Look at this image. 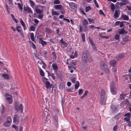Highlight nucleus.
Instances as JSON below:
<instances>
[{
  "instance_id": "1",
  "label": "nucleus",
  "mask_w": 131,
  "mask_h": 131,
  "mask_svg": "<svg viewBox=\"0 0 131 131\" xmlns=\"http://www.w3.org/2000/svg\"><path fill=\"white\" fill-rule=\"evenodd\" d=\"M88 51L87 50L86 51L83 52L81 60L84 63H86L88 62L89 63H91L93 61L92 57L91 56L88 55L87 53Z\"/></svg>"
},
{
  "instance_id": "2",
  "label": "nucleus",
  "mask_w": 131,
  "mask_h": 131,
  "mask_svg": "<svg viewBox=\"0 0 131 131\" xmlns=\"http://www.w3.org/2000/svg\"><path fill=\"white\" fill-rule=\"evenodd\" d=\"M100 67L103 69L107 74H109L110 70L107 64L103 61H101L100 62Z\"/></svg>"
},
{
  "instance_id": "3",
  "label": "nucleus",
  "mask_w": 131,
  "mask_h": 131,
  "mask_svg": "<svg viewBox=\"0 0 131 131\" xmlns=\"http://www.w3.org/2000/svg\"><path fill=\"white\" fill-rule=\"evenodd\" d=\"M15 109L17 111H20V113H22L23 110V106L22 104H20L19 106L15 105Z\"/></svg>"
},
{
  "instance_id": "4",
  "label": "nucleus",
  "mask_w": 131,
  "mask_h": 131,
  "mask_svg": "<svg viewBox=\"0 0 131 131\" xmlns=\"http://www.w3.org/2000/svg\"><path fill=\"white\" fill-rule=\"evenodd\" d=\"M68 3L69 4V6L74 11L77 10V6L75 3L73 2L69 3L68 2Z\"/></svg>"
},
{
  "instance_id": "5",
  "label": "nucleus",
  "mask_w": 131,
  "mask_h": 131,
  "mask_svg": "<svg viewBox=\"0 0 131 131\" xmlns=\"http://www.w3.org/2000/svg\"><path fill=\"white\" fill-rule=\"evenodd\" d=\"M23 10L27 14H31L33 13V12L31 10V8L29 7H24Z\"/></svg>"
},
{
  "instance_id": "6",
  "label": "nucleus",
  "mask_w": 131,
  "mask_h": 131,
  "mask_svg": "<svg viewBox=\"0 0 131 131\" xmlns=\"http://www.w3.org/2000/svg\"><path fill=\"white\" fill-rule=\"evenodd\" d=\"M19 116L17 114H15L13 118V122L16 123V124H18L20 121L19 119Z\"/></svg>"
},
{
  "instance_id": "7",
  "label": "nucleus",
  "mask_w": 131,
  "mask_h": 131,
  "mask_svg": "<svg viewBox=\"0 0 131 131\" xmlns=\"http://www.w3.org/2000/svg\"><path fill=\"white\" fill-rule=\"evenodd\" d=\"M52 67L53 70L54 71V72L56 73V75H57L58 76V74L57 73V71H55L57 70L58 68V67L57 64H56V63H53L52 65Z\"/></svg>"
},
{
  "instance_id": "8",
  "label": "nucleus",
  "mask_w": 131,
  "mask_h": 131,
  "mask_svg": "<svg viewBox=\"0 0 131 131\" xmlns=\"http://www.w3.org/2000/svg\"><path fill=\"white\" fill-rule=\"evenodd\" d=\"M127 117H126L124 118V120L127 122L128 123L127 125L129 126H131V122L130 121V118Z\"/></svg>"
},
{
  "instance_id": "9",
  "label": "nucleus",
  "mask_w": 131,
  "mask_h": 131,
  "mask_svg": "<svg viewBox=\"0 0 131 131\" xmlns=\"http://www.w3.org/2000/svg\"><path fill=\"white\" fill-rule=\"evenodd\" d=\"M122 2L120 3V6L122 7L123 6L126 5L128 2V0H121Z\"/></svg>"
},
{
  "instance_id": "10",
  "label": "nucleus",
  "mask_w": 131,
  "mask_h": 131,
  "mask_svg": "<svg viewBox=\"0 0 131 131\" xmlns=\"http://www.w3.org/2000/svg\"><path fill=\"white\" fill-rule=\"evenodd\" d=\"M118 33L120 35H123L124 34H126L127 33V31H126L123 28L121 29L119 31H118Z\"/></svg>"
},
{
  "instance_id": "11",
  "label": "nucleus",
  "mask_w": 131,
  "mask_h": 131,
  "mask_svg": "<svg viewBox=\"0 0 131 131\" xmlns=\"http://www.w3.org/2000/svg\"><path fill=\"white\" fill-rule=\"evenodd\" d=\"M45 84L46 87L47 89H49V88H52L51 86H53L52 84H50V82L48 81H46Z\"/></svg>"
},
{
  "instance_id": "12",
  "label": "nucleus",
  "mask_w": 131,
  "mask_h": 131,
  "mask_svg": "<svg viewBox=\"0 0 131 131\" xmlns=\"http://www.w3.org/2000/svg\"><path fill=\"white\" fill-rule=\"evenodd\" d=\"M117 63L116 61L115 60L111 61L110 62V64L111 66L114 67L116 65Z\"/></svg>"
},
{
  "instance_id": "13",
  "label": "nucleus",
  "mask_w": 131,
  "mask_h": 131,
  "mask_svg": "<svg viewBox=\"0 0 131 131\" xmlns=\"http://www.w3.org/2000/svg\"><path fill=\"white\" fill-rule=\"evenodd\" d=\"M39 43L42 46L47 45V43L46 42L42 40V38H39Z\"/></svg>"
},
{
  "instance_id": "14",
  "label": "nucleus",
  "mask_w": 131,
  "mask_h": 131,
  "mask_svg": "<svg viewBox=\"0 0 131 131\" xmlns=\"http://www.w3.org/2000/svg\"><path fill=\"white\" fill-rule=\"evenodd\" d=\"M121 17L124 20H127L129 19L128 17L125 14H122Z\"/></svg>"
},
{
  "instance_id": "15",
  "label": "nucleus",
  "mask_w": 131,
  "mask_h": 131,
  "mask_svg": "<svg viewBox=\"0 0 131 131\" xmlns=\"http://www.w3.org/2000/svg\"><path fill=\"white\" fill-rule=\"evenodd\" d=\"M105 97H101L100 100V103L102 105H103V104H105Z\"/></svg>"
},
{
  "instance_id": "16",
  "label": "nucleus",
  "mask_w": 131,
  "mask_h": 131,
  "mask_svg": "<svg viewBox=\"0 0 131 131\" xmlns=\"http://www.w3.org/2000/svg\"><path fill=\"white\" fill-rule=\"evenodd\" d=\"M129 102L128 101H124L120 104L121 106H127Z\"/></svg>"
},
{
  "instance_id": "17",
  "label": "nucleus",
  "mask_w": 131,
  "mask_h": 131,
  "mask_svg": "<svg viewBox=\"0 0 131 131\" xmlns=\"http://www.w3.org/2000/svg\"><path fill=\"white\" fill-rule=\"evenodd\" d=\"M61 44V47L63 48H64L66 47L68 45V43L64 41Z\"/></svg>"
},
{
  "instance_id": "18",
  "label": "nucleus",
  "mask_w": 131,
  "mask_h": 131,
  "mask_svg": "<svg viewBox=\"0 0 131 131\" xmlns=\"http://www.w3.org/2000/svg\"><path fill=\"white\" fill-rule=\"evenodd\" d=\"M62 6L61 5H55L54 8L56 10L60 9H62Z\"/></svg>"
},
{
  "instance_id": "19",
  "label": "nucleus",
  "mask_w": 131,
  "mask_h": 131,
  "mask_svg": "<svg viewBox=\"0 0 131 131\" xmlns=\"http://www.w3.org/2000/svg\"><path fill=\"white\" fill-rule=\"evenodd\" d=\"M2 76L5 79L8 80L9 79V77L8 74L3 73L2 74Z\"/></svg>"
},
{
  "instance_id": "20",
  "label": "nucleus",
  "mask_w": 131,
  "mask_h": 131,
  "mask_svg": "<svg viewBox=\"0 0 131 131\" xmlns=\"http://www.w3.org/2000/svg\"><path fill=\"white\" fill-rule=\"evenodd\" d=\"M129 36L128 35H127L122 38V39L123 41L125 42L129 41Z\"/></svg>"
},
{
  "instance_id": "21",
  "label": "nucleus",
  "mask_w": 131,
  "mask_h": 131,
  "mask_svg": "<svg viewBox=\"0 0 131 131\" xmlns=\"http://www.w3.org/2000/svg\"><path fill=\"white\" fill-rule=\"evenodd\" d=\"M52 15V16L58 15H59V13H57L56 11H54V9H52L51 10Z\"/></svg>"
},
{
  "instance_id": "22",
  "label": "nucleus",
  "mask_w": 131,
  "mask_h": 131,
  "mask_svg": "<svg viewBox=\"0 0 131 131\" xmlns=\"http://www.w3.org/2000/svg\"><path fill=\"white\" fill-rule=\"evenodd\" d=\"M11 124V123H10L6 121L4 123L3 125L5 126L8 127L10 126Z\"/></svg>"
},
{
  "instance_id": "23",
  "label": "nucleus",
  "mask_w": 131,
  "mask_h": 131,
  "mask_svg": "<svg viewBox=\"0 0 131 131\" xmlns=\"http://www.w3.org/2000/svg\"><path fill=\"white\" fill-rule=\"evenodd\" d=\"M119 17V15L118 14V11L117 10H116L114 14V17L115 18H118Z\"/></svg>"
},
{
  "instance_id": "24",
  "label": "nucleus",
  "mask_w": 131,
  "mask_h": 131,
  "mask_svg": "<svg viewBox=\"0 0 131 131\" xmlns=\"http://www.w3.org/2000/svg\"><path fill=\"white\" fill-rule=\"evenodd\" d=\"M20 23H21V25L23 27L24 30H25L27 29V28L26 27L25 24L22 20H20Z\"/></svg>"
},
{
  "instance_id": "25",
  "label": "nucleus",
  "mask_w": 131,
  "mask_h": 131,
  "mask_svg": "<svg viewBox=\"0 0 131 131\" xmlns=\"http://www.w3.org/2000/svg\"><path fill=\"white\" fill-rule=\"evenodd\" d=\"M6 99L8 100L9 103L11 104L12 102V99L11 97H7Z\"/></svg>"
},
{
  "instance_id": "26",
  "label": "nucleus",
  "mask_w": 131,
  "mask_h": 131,
  "mask_svg": "<svg viewBox=\"0 0 131 131\" xmlns=\"http://www.w3.org/2000/svg\"><path fill=\"white\" fill-rule=\"evenodd\" d=\"M88 22L87 20L86 19H84L82 22V24L83 25H88Z\"/></svg>"
},
{
  "instance_id": "27",
  "label": "nucleus",
  "mask_w": 131,
  "mask_h": 131,
  "mask_svg": "<svg viewBox=\"0 0 131 131\" xmlns=\"http://www.w3.org/2000/svg\"><path fill=\"white\" fill-rule=\"evenodd\" d=\"M31 39L32 41L34 42V34L33 33H30Z\"/></svg>"
},
{
  "instance_id": "28",
  "label": "nucleus",
  "mask_w": 131,
  "mask_h": 131,
  "mask_svg": "<svg viewBox=\"0 0 131 131\" xmlns=\"http://www.w3.org/2000/svg\"><path fill=\"white\" fill-rule=\"evenodd\" d=\"M101 97H105V92L103 90H102L101 91Z\"/></svg>"
},
{
  "instance_id": "29",
  "label": "nucleus",
  "mask_w": 131,
  "mask_h": 131,
  "mask_svg": "<svg viewBox=\"0 0 131 131\" xmlns=\"http://www.w3.org/2000/svg\"><path fill=\"white\" fill-rule=\"evenodd\" d=\"M111 108L113 113L115 112L116 111V108L115 106L113 105L111 106Z\"/></svg>"
},
{
  "instance_id": "30",
  "label": "nucleus",
  "mask_w": 131,
  "mask_h": 131,
  "mask_svg": "<svg viewBox=\"0 0 131 131\" xmlns=\"http://www.w3.org/2000/svg\"><path fill=\"white\" fill-rule=\"evenodd\" d=\"M52 54L53 56V59H54L56 60L57 59V56L56 53L54 52H52L51 53Z\"/></svg>"
},
{
  "instance_id": "31",
  "label": "nucleus",
  "mask_w": 131,
  "mask_h": 131,
  "mask_svg": "<svg viewBox=\"0 0 131 131\" xmlns=\"http://www.w3.org/2000/svg\"><path fill=\"white\" fill-rule=\"evenodd\" d=\"M79 82L78 81H77L76 82V83L75 85V89L76 90L77 89H78L79 88Z\"/></svg>"
},
{
  "instance_id": "32",
  "label": "nucleus",
  "mask_w": 131,
  "mask_h": 131,
  "mask_svg": "<svg viewBox=\"0 0 131 131\" xmlns=\"http://www.w3.org/2000/svg\"><path fill=\"white\" fill-rule=\"evenodd\" d=\"M81 37L82 39V41L83 42H84L85 41V35L84 33H82L81 34Z\"/></svg>"
},
{
  "instance_id": "33",
  "label": "nucleus",
  "mask_w": 131,
  "mask_h": 131,
  "mask_svg": "<svg viewBox=\"0 0 131 131\" xmlns=\"http://www.w3.org/2000/svg\"><path fill=\"white\" fill-rule=\"evenodd\" d=\"M40 75L42 77L45 76V73L43 70L40 68Z\"/></svg>"
},
{
  "instance_id": "34",
  "label": "nucleus",
  "mask_w": 131,
  "mask_h": 131,
  "mask_svg": "<svg viewBox=\"0 0 131 131\" xmlns=\"http://www.w3.org/2000/svg\"><path fill=\"white\" fill-rule=\"evenodd\" d=\"M6 121L11 123L12 122V119L10 116H8L7 117Z\"/></svg>"
},
{
  "instance_id": "35",
  "label": "nucleus",
  "mask_w": 131,
  "mask_h": 131,
  "mask_svg": "<svg viewBox=\"0 0 131 131\" xmlns=\"http://www.w3.org/2000/svg\"><path fill=\"white\" fill-rule=\"evenodd\" d=\"M111 10L112 11H114L115 10V7L113 3H111Z\"/></svg>"
},
{
  "instance_id": "36",
  "label": "nucleus",
  "mask_w": 131,
  "mask_h": 131,
  "mask_svg": "<svg viewBox=\"0 0 131 131\" xmlns=\"http://www.w3.org/2000/svg\"><path fill=\"white\" fill-rule=\"evenodd\" d=\"M119 35L117 34H116L115 35V36H114V38L116 40H118V41H120L119 39Z\"/></svg>"
},
{
  "instance_id": "37",
  "label": "nucleus",
  "mask_w": 131,
  "mask_h": 131,
  "mask_svg": "<svg viewBox=\"0 0 131 131\" xmlns=\"http://www.w3.org/2000/svg\"><path fill=\"white\" fill-rule=\"evenodd\" d=\"M91 8L90 6H86L85 7V12H89L90 10H91Z\"/></svg>"
},
{
  "instance_id": "38",
  "label": "nucleus",
  "mask_w": 131,
  "mask_h": 131,
  "mask_svg": "<svg viewBox=\"0 0 131 131\" xmlns=\"http://www.w3.org/2000/svg\"><path fill=\"white\" fill-rule=\"evenodd\" d=\"M29 2L31 6H35V4L33 1L29 0Z\"/></svg>"
},
{
  "instance_id": "39",
  "label": "nucleus",
  "mask_w": 131,
  "mask_h": 131,
  "mask_svg": "<svg viewBox=\"0 0 131 131\" xmlns=\"http://www.w3.org/2000/svg\"><path fill=\"white\" fill-rule=\"evenodd\" d=\"M126 95L124 94H122L120 96V98L121 99H124V97L126 96Z\"/></svg>"
},
{
  "instance_id": "40",
  "label": "nucleus",
  "mask_w": 131,
  "mask_h": 131,
  "mask_svg": "<svg viewBox=\"0 0 131 131\" xmlns=\"http://www.w3.org/2000/svg\"><path fill=\"white\" fill-rule=\"evenodd\" d=\"M88 20L89 21V22L90 23H94V21L95 19V18H94V19H91L90 18H88Z\"/></svg>"
},
{
  "instance_id": "41",
  "label": "nucleus",
  "mask_w": 131,
  "mask_h": 131,
  "mask_svg": "<svg viewBox=\"0 0 131 131\" xmlns=\"http://www.w3.org/2000/svg\"><path fill=\"white\" fill-rule=\"evenodd\" d=\"M29 42L31 44L32 47V48L34 49H36V47L35 44L31 41H29Z\"/></svg>"
},
{
  "instance_id": "42",
  "label": "nucleus",
  "mask_w": 131,
  "mask_h": 131,
  "mask_svg": "<svg viewBox=\"0 0 131 131\" xmlns=\"http://www.w3.org/2000/svg\"><path fill=\"white\" fill-rule=\"evenodd\" d=\"M36 12L38 14H41L42 12V11L38 9L36 10Z\"/></svg>"
},
{
  "instance_id": "43",
  "label": "nucleus",
  "mask_w": 131,
  "mask_h": 131,
  "mask_svg": "<svg viewBox=\"0 0 131 131\" xmlns=\"http://www.w3.org/2000/svg\"><path fill=\"white\" fill-rule=\"evenodd\" d=\"M54 118L55 121L57 122V124H58V119L57 116L56 115L54 116Z\"/></svg>"
},
{
  "instance_id": "44",
  "label": "nucleus",
  "mask_w": 131,
  "mask_h": 131,
  "mask_svg": "<svg viewBox=\"0 0 131 131\" xmlns=\"http://www.w3.org/2000/svg\"><path fill=\"white\" fill-rule=\"evenodd\" d=\"M84 27V32L88 31V29L87 25H83Z\"/></svg>"
},
{
  "instance_id": "45",
  "label": "nucleus",
  "mask_w": 131,
  "mask_h": 131,
  "mask_svg": "<svg viewBox=\"0 0 131 131\" xmlns=\"http://www.w3.org/2000/svg\"><path fill=\"white\" fill-rule=\"evenodd\" d=\"M99 13L100 15L102 14L103 15L104 17H105V15L104 13L102 11V10H99Z\"/></svg>"
},
{
  "instance_id": "46",
  "label": "nucleus",
  "mask_w": 131,
  "mask_h": 131,
  "mask_svg": "<svg viewBox=\"0 0 131 131\" xmlns=\"http://www.w3.org/2000/svg\"><path fill=\"white\" fill-rule=\"evenodd\" d=\"M83 90L82 89H79L78 92V94L79 95H80L82 94L83 93Z\"/></svg>"
},
{
  "instance_id": "47",
  "label": "nucleus",
  "mask_w": 131,
  "mask_h": 131,
  "mask_svg": "<svg viewBox=\"0 0 131 131\" xmlns=\"http://www.w3.org/2000/svg\"><path fill=\"white\" fill-rule=\"evenodd\" d=\"M111 93L113 94H115L116 93V92L114 88L111 89Z\"/></svg>"
},
{
  "instance_id": "48",
  "label": "nucleus",
  "mask_w": 131,
  "mask_h": 131,
  "mask_svg": "<svg viewBox=\"0 0 131 131\" xmlns=\"http://www.w3.org/2000/svg\"><path fill=\"white\" fill-rule=\"evenodd\" d=\"M112 72L115 73L117 72V68L116 67H113V68H112Z\"/></svg>"
},
{
  "instance_id": "49",
  "label": "nucleus",
  "mask_w": 131,
  "mask_h": 131,
  "mask_svg": "<svg viewBox=\"0 0 131 131\" xmlns=\"http://www.w3.org/2000/svg\"><path fill=\"white\" fill-rule=\"evenodd\" d=\"M30 29L31 31H34L35 28L34 26H31L30 27Z\"/></svg>"
},
{
  "instance_id": "50",
  "label": "nucleus",
  "mask_w": 131,
  "mask_h": 131,
  "mask_svg": "<svg viewBox=\"0 0 131 131\" xmlns=\"http://www.w3.org/2000/svg\"><path fill=\"white\" fill-rule=\"evenodd\" d=\"M93 1H94V3L96 7L97 8H99V6L97 2L96 1V0H94Z\"/></svg>"
},
{
  "instance_id": "51",
  "label": "nucleus",
  "mask_w": 131,
  "mask_h": 131,
  "mask_svg": "<svg viewBox=\"0 0 131 131\" xmlns=\"http://www.w3.org/2000/svg\"><path fill=\"white\" fill-rule=\"evenodd\" d=\"M124 22L126 23V22L125 21H120V23L119 24V27H122L124 26V24L123 23Z\"/></svg>"
},
{
  "instance_id": "52",
  "label": "nucleus",
  "mask_w": 131,
  "mask_h": 131,
  "mask_svg": "<svg viewBox=\"0 0 131 131\" xmlns=\"http://www.w3.org/2000/svg\"><path fill=\"white\" fill-rule=\"evenodd\" d=\"M18 5L19 6V8L22 11L23 10V5H21V4L19 3H18Z\"/></svg>"
},
{
  "instance_id": "53",
  "label": "nucleus",
  "mask_w": 131,
  "mask_h": 131,
  "mask_svg": "<svg viewBox=\"0 0 131 131\" xmlns=\"http://www.w3.org/2000/svg\"><path fill=\"white\" fill-rule=\"evenodd\" d=\"M130 113H128L124 115V116H127L130 118Z\"/></svg>"
},
{
  "instance_id": "54",
  "label": "nucleus",
  "mask_w": 131,
  "mask_h": 131,
  "mask_svg": "<svg viewBox=\"0 0 131 131\" xmlns=\"http://www.w3.org/2000/svg\"><path fill=\"white\" fill-rule=\"evenodd\" d=\"M44 56L46 58H48V56L47 54V52L46 51H44Z\"/></svg>"
},
{
  "instance_id": "55",
  "label": "nucleus",
  "mask_w": 131,
  "mask_h": 131,
  "mask_svg": "<svg viewBox=\"0 0 131 131\" xmlns=\"http://www.w3.org/2000/svg\"><path fill=\"white\" fill-rule=\"evenodd\" d=\"M54 3L55 4H58L60 3V2L59 0H56L54 2Z\"/></svg>"
},
{
  "instance_id": "56",
  "label": "nucleus",
  "mask_w": 131,
  "mask_h": 131,
  "mask_svg": "<svg viewBox=\"0 0 131 131\" xmlns=\"http://www.w3.org/2000/svg\"><path fill=\"white\" fill-rule=\"evenodd\" d=\"M12 127L15 128L16 131H17L18 130V127L17 126L15 125H13L12 126Z\"/></svg>"
},
{
  "instance_id": "57",
  "label": "nucleus",
  "mask_w": 131,
  "mask_h": 131,
  "mask_svg": "<svg viewBox=\"0 0 131 131\" xmlns=\"http://www.w3.org/2000/svg\"><path fill=\"white\" fill-rule=\"evenodd\" d=\"M89 41L91 45L92 46L94 45H95V43L93 42V41L90 39H89Z\"/></svg>"
},
{
  "instance_id": "58",
  "label": "nucleus",
  "mask_w": 131,
  "mask_h": 131,
  "mask_svg": "<svg viewBox=\"0 0 131 131\" xmlns=\"http://www.w3.org/2000/svg\"><path fill=\"white\" fill-rule=\"evenodd\" d=\"M2 114L3 113L4 111L5 110V108L4 106L3 105H2Z\"/></svg>"
},
{
  "instance_id": "59",
  "label": "nucleus",
  "mask_w": 131,
  "mask_h": 131,
  "mask_svg": "<svg viewBox=\"0 0 131 131\" xmlns=\"http://www.w3.org/2000/svg\"><path fill=\"white\" fill-rule=\"evenodd\" d=\"M100 36L101 38H105L106 39H108L109 38V37L108 36H105L101 35H100Z\"/></svg>"
},
{
  "instance_id": "60",
  "label": "nucleus",
  "mask_w": 131,
  "mask_h": 131,
  "mask_svg": "<svg viewBox=\"0 0 131 131\" xmlns=\"http://www.w3.org/2000/svg\"><path fill=\"white\" fill-rule=\"evenodd\" d=\"M71 80L73 83H74L75 82L76 79L75 78H73L71 79Z\"/></svg>"
},
{
  "instance_id": "61",
  "label": "nucleus",
  "mask_w": 131,
  "mask_h": 131,
  "mask_svg": "<svg viewBox=\"0 0 131 131\" xmlns=\"http://www.w3.org/2000/svg\"><path fill=\"white\" fill-rule=\"evenodd\" d=\"M52 79L53 80H54L55 79V77L54 76V74L53 73H52L51 75Z\"/></svg>"
},
{
  "instance_id": "62",
  "label": "nucleus",
  "mask_w": 131,
  "mask_h": 131,
  "mask_svg": "<svg viewBox=\"0 0 131 131\" xmlns=\"http://www.w3.org/2000/svg\"><path fill=\"white\" fill-rule=\"evenodd\" d=\"M120 113H118V114H117V115H116L115 116V118H117V119H118L119 118V116H120Z\"/></svg>"
},
{
  "instance_id": "63",
  "label": "nucleus",
  "mask_w": 131,
  "mask_h": 131,
  "mask_svg": "<svg viewBox=\"0 0 131 131\" xmlns=\"http://www.w3.org/2000/svg\"><path fill=\"white\" fill-rule=\"evenodd\" d=\"M92 48L95 51H96L97 50V49L96 48V47L95 46V45H93L92 46Z\"/></svg>"
},
{
  "instance_id": "64",
  "label": "nucleus",
  "mask_w": 131,
  "mask_h": 131,
  "mask_svg": "<svg viewBox=\"0 0 131 131\" xmlns=\"http://www.w3.org/2000/svg\"><path fill=\"white\" fill-rule=\"evenodd\" d=\"M117 128V126L116 125L113 128V130L114 131H116V130Z\"/></svg>"
}]
</instances>
